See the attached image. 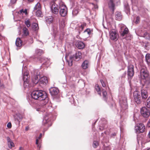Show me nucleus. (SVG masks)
I'll list each match as a JSON object with an SVG mask.
<instances>
[{
	"instance_id": "42",
	"label": "nucleus",
	"mask_w": 150,
	"mask_h": 150,
	"mask_svg": "<svg viewBox=\"0 0 150 150\" xmlns=\"http://www.w3.org/2000/svg\"><path fill=\"white\" fill-rule=\"evenodd\" d=\"M119 26L120 28V30H121V32H122L123 29L125 27V26L123 24H119Z\"/></svg>"
},
{
	"instance_id": "36",
	"label": "nucleus",
	"mask_w": 150,
	"mask_h": 150,
	"mask_svg": "<svg viewBox=\"0 0 150 150\" xmlns=\"http://www.w3.org/2000/svg\"><path fill=\"white\" fill-rule=\"evenodd\" d=\"M37 10V11L36 12V16L38 17L41 16L42 14V13L41 11H40V9H38V10Z\"/></svg>"
},
{
	"instance_id": "13",
	"label": "nucleus",
	"mask_w": 150,
	"mask_h": 150,
	"mask_svg": "<svg viewBox=\"0 0 150 150\" xmlns=\"http://www.w3.org/2000/svg\"><path fill=\"white\" fill-rule=\"evenodd\" d=\"M141 96L142 100H145L148 96V93L147 91L142 89L141 91Z\"/></svg>"
},
{
	"instance_id": "38",
	"label": "nucleus",
	"mask_w": 150,
	"mask_h": 150,
	"mask_svg": "<svg viewBox=\"0 0 150 150\" xmlns=\"http://www.w3.org/2000/svg\"><path fill=\"white\" fill-rule=\"evenodd\" d=\"M146 106L147 108H150V97L147 100Z\"/></svg>"
},
{
	"instance_id": "26",
	"label": "nucleus",
	"mask_w": 150,
	"mask_h": 150,
	"mask_svg": "<svg viewBox=\"0 0 150 150\" xmlns=\"http://www.w3.org/2000/svg\"><path fill=\"white\" fill-rule=\"evenodd\" d=\"M23 34L24 36H27L29 35V33L28 29L25 27L23 29Z\"/></svg>"
},
{
	"instance_id": "58",
	"label": "nucleus",
	"mask_w": 150,
	"mask_h": 150,
	"mask_svg": "<svg viewBox=\"0 0 150 150\" xmlns=\"http://www.w3.org/2000/svg\"><path fill=\"white\" fill-rule=\"evenodd\" d=\"M20 149L21 150V149H22V147H20Z\"/></svg>"
},
{
	"instance_id": "54",
	"label": "nucleus",
	"mask_w": 150,
	"mask_h": 150,
	"mask_svg": "<svg viewBox=\"0 0 150 150\" xmlns=\"http://www.w3.org/2000/svg\"><path fill=\"white\" fill-rule=\"evenodd\" d=\"M147 126L149 127H150V119L149 120L147 123Z\"/></svg>"
},
{
	"instance_id": "5",
	"label": "nucleus",
	"mask_w": 150,
	"mask_h": 150,
	"mask_svg": "<svg viewBox=\"0 0 150 150\" xmlns=\"http://www.w3.org/2000/svg\"><path fill=\"white\" fill-rule=\"evenodd\" d=\"M133 97L135 102L137 104H140L141 103L140 93L138 91H135L133 93Z\"/></svg>"
},
{
	"instance_id": "7",
	"label": "nucleus",
	"mask_w": 150,
	"mask_h": 150,
	"mask_svg": "<svg viewBox=\"0 0 150 150\" xmlns=\"http://www.w3.org/2000/svg\"><path fill=\"white\" fill-rule=\"evenodd\" d=\"M110 36L111 40L116 41L117 40L118 34L114 29H112L110 32Z\"/></svg>"
},
{
	"instance_id": "20",
	"label": "nucleus",
	"mask_w": 150,
	"mask_h": 150,
	"mask_svg": "<svg viewBox=\"0 0 150 150\" xmlns=\"http://www.w3.org/2000/svg\"><path fill=\"white\" fill-rule=\"evenodd\" d=\"M16 45L17 47H20L22 45V41L20 38H17L16 42Z\"/></svg>"
},
{
	"instance_id": "41",
	"label": "nucleus",
	"mask_w": 150,
	"mask_h": 150,
	"mask_svg": "<svg viewBox=\"0 0 150 150\" xmlns=\"http://www.w3.org/2000/svg\"><path fill=\"white\" fill-rule=\"evenodd\" d=\"M46 21L47 22L52 23L53 21V18L52 17H50L46 19Z\"/></svg>"
},
{
	"instance_id": "40",
	"label": "nucleus",
	"mask_w": 150,
	"mask_h": 150,
	"mask_svg": "<svg viewBox=\"0 0 150 150\" xmlns=\"http://www.w3.org/2000/svg\"><path fill=\"white\" fill-rule=\"evenodd\" d=\"M8 147L10 149H11L12 148V147H13L14 146V144L12 141L8 143Z\"/></svg>"
},
{
	"instance_id": "47",
	"label": "nucleus",
	"mask_w": 150,
	"mask_h": 150,
	"mask_svg": "<svg viewBox=\"0 0 150 150\" xmlns=\"http://www.w3.org/2000/svg\"><path fill=\"white\" fill-rule=\"evenodd\" d=\"M84 32H87V33L88 35H90L91 33V30L90 29H87L86 30H85L84 31Z\"/></svg>"
},
{
	"instance_id": "21",
	"label": "nucleus",
	"mask_w": 150,
	"mask_h": 150,
	"mask_svg": "<svg viewBox=\"0 0 150 150\" xmlns=\"http://www.w3.org/2000/svg\"><path fill=\"white\" fill-rule=\"evenodd\" d=\"M115 18L116 20L120 21L122 19V16L121 13L119 12H116L115 15Z\"/></svg>"
},
{
	"instance_id": "25",
	"label": "nucleus",
	"mask_w": 150,
	"mask_h": 150,
	"mask_svg": "<svg viewBox=\"0 0 150 150\" xmlns=\"http://www.w3.org/2000/svg\"><path fill=\"white\" fill-rule=\"evenodd\" d=\"M108 5L109 7L114 11L115 5L113 3V0H110Z\"/></svg>"
},
{
	"instance_id": "17",
	"label": "nucleus",
	"mask_w": 150,
	"mask_h": 150,
	"mask_svg": "<svg viewBox=\"0 0 150 150\" xmlns=\"http://www.w3.org/2000/svg\"><path fill=\"white\" fill-rule=\"evenodd\" d=\"M89 65V62L88 60H85L83 62L81 67L83 69H86L88 68Z\"/></svg>"
},
{
	"instance_id": "16",
	"label": "nucleus",
	"mask_w": 150,
	"mask_h": 150,
	"mask_svg": "<svg viewBox=\"0 0 150 150\" xmlns=\"http://www.w3.org/2000/svg\"><path fill=\"white\" fill-rule=\"evenodd\" d=\"M76 46L79 49H83L85 46L84 44L82 42L80 41H78L76 42Z\"/></svg>"
},
{
	"instance_id": "22",
	"label": "nucleus",
	"mask_w": 150,
	"mask_h": 150,
	"mask_svg": "<svg viewBox=\"0 0 150 150\" xmlns=\"http://www.w3.org/2000/svg\"><path fill=\"white\" fill-rule=\"evenodd\" d=\"M32 23L31 19H26L25 21V23L27 27H29Z\"/></svg>"
},
{
	"instance_id": "56",
	"label": "nucleus",
	"mask_w": 150,
	"mask_h": 150,
	"mask_svg": "<svg viewBox=\"0 0 150 150\" xmlns=\"http://www.w3.org/2000/svg\"><path fill=\"white\" fill-rule=\"evenodd\" d=\"M149 137L150 138V130L149 133Z\"/></svg>"
},
{
	"instance_id": "8",
	"label": "nucleus",
	"mask_w": 150,
	"mask_h": 150,
	"mask_svg": "<svg viewBox=\"0 0 150 150\" xmlns=\"http://www.w3.org/2000/svg\"><path fill=\"white\" fill-rule=\"evenodd\" d=\"M140 112L141 114L144 117H147L150 115L149 110L145 107H142L141 110Z\"/></svg>"
},
{
	"instance_id": "59",
	"label": "nucleus",
	"mask_w": 150,
	"mask_h": 150,
	"mask_svg": "<svg viewBox=\"0 0 150 150\" xmlns=\"http://www.w3.org/2000/svg\"><path fill=\"white\" fill-rule=\"evenodd\" d=\"M1 80L0 79V85L1 84Z\"/></svg>"
},
{
	"instance_id": "37",
	"label": "nucleus",
	"mask_w": 150,
	"mask_h": 150,
	"mask_svg": "<svg viewBox=\"0 0 150 150\" xmlns=\"http://www.w3.org/2000/svg\"><path fill=\"white\" fill-rule=\"evenodd\" d=\"M95 88L96 91L98 92V94L99 95H100V88L98 85H96Z\"/></svg>"
},
{
	"instance_id": "23",
	"label": "nucleus",
	"mask_w": 150,
	"mask_h": 150,
	"mask_svg": "<svg viewBox=\"0 0 150 150\" xmlns=\"http://www.w3.org/2000/svg\"><path fill=\"white\" fill-rule=\"evenodd\" d=\"M28 73L27 72H25L24 73L23 75V80L24 83L27 82V79H28Z\"/></svg>"
},
{
	"instance_id": "4",
	"label": "nucleus",
	"mask_w": 150,
	"mask_h": 150,
	"mask_svg": "<svg viewBox=\"0 0 150 150\" xmlns=\"http://www.w3.org/2000/svg\"><path fill=\"white\" fill-rule=\"evenodd\" d=\"M140 74L141 78L142 79H145L148 77L149 73L146 67H143L142 68Z\"/></svg>"
},
{
	"instance_id": "55",
	"label": "nucleus",
	"mask_w": 150,
	"mask_h": 150,
	"mask_svg": "<svg viewBox=\"0 0 150 150\" xmlns=\"http://www.w3.org/2000/svg\"><path fill=\"white\" fill-rule=\"evenodd\" d=\"M124 103V104H123V105H126L127 103V100L126 99H125V102Z\"/></svg>"
},
{
	"instance_id": "50",
	"label": "nucleus",
	"mask_w": 150,
	"mask_h": 150,
	"mask_svg": "<svg viewBox=\"0 0 150 150\" xmlns=\"http://www.w3.org/2000/svg\"><path fill=\"white\" fill-rule=\"evenodd\" d=\"M17 1V0H11V4H14Z\"/></svg>"
},
{
	"instance_id": "48",
	"label": "nucleus",
	"mask_w": 150,
	"mask_h": 150,
	"mask_svg": "<svg viewBox=\"0 0 150 150\" xmlns=\"http://www.w3.org/2000/svg\"><path fill=\"white\" fill-rule=\"evenodd\" d=\"M7 127L9 128H10L11 127V124L10 122H9L8 123L7 125Z\"/></svg>"
},
{
	"instance_id": "31",
	"label": "nucleus",
	"mask_w": 150,
	"mask_h": 150,
	"mask_svg": "<svg viewBox=\"0 0 150 150\" xmlns=\"http://www.w3.org/2000/svg\"><path fill=\"white\" fill-rule=\"evenodd\" d=\"M59 25L61 27H64L65 25L64 21L63 19L59 20Z\"/></svg>"
},
{
	"instance_id": "62",
	"label": "nucleus",
	"mask_w": 150,
	"mask_h": 150,
	"mask_svg": "<svg viewBox=\"0 0 150 150\" xmlns=\"http://www.w3.org/2000/svg\"><path fill=\"white\" fill-rule=\"evenodd\" d=\"M147 150H149V149H147Z\"/></svg>"
},
{
	"instance_id": "18",
	"label": "nucleus",
	"mask_w": 150,
	"mask_h": 150,
	"mask_svg": "<svg viewBox=\"0 0 150 150\" xmlns=\"http://www.w3.org/2000/svg\"><path fill=\"white\" fill-rule=\"evenodd\" d=\"M74 58V56H71L70 57L69 59H68V57L66 56L65 58L66 61L68 63V65L70 66H71L72 65V61L73 59Z\"/></svg>"
},
{
	"instance_id": "34",
	"label": "nucleus",
	"mask_w": 150,
	"mask_h": 150,
	"mask_svg": "<svg viewBox=\"0 0 150 150\" xmlns=\"http://www.w3.org/2000/svg\"><path fill=\"white\" fill-rule=\"evenodd\" d=\"M16 116L17 117L15 118V119L16 120H17L18 121H20L22 120V117L21 115L17 114L16 115Z\"/></svg>"
},
{
	"instance_id": "60",
	"label": "nucleus",
	"mask_w": 150,
	"mask_h": 150,
	"mask_svg": "<svg viewBox=\"0 0 150 150\" xmlns=\"http://www.w3.org/2000/svg\"><path fill=\"white\" fill-rule=\"evenodd\" d=\"M23 70H22V72L23 73Z\"/></svg>"
},
{
	"instance_id": "35",
	"label": "nucleus",
	"mask_w": 150,
	"mask_h": 150,
	"mask_svg": "<svg viewBox=\"0 0 150 150\" xmlns=\"http://www.w3.org/2000/svg\"><path fill=\"white\" fill-rule=\"evenodd\" d=\"M86 25V23H83L79 27V31H81L83 29L84 27H85Z\"/></svg>"
},
{
	"instance_id": "53",
	"label": "nucleus",
	"mask_w": 150,
	"mask_h": 150,
	"mask_svg": "<svg viewBox=\"0 0 150 150\" xmlns=\"http://www.w3.org/2000/svg\"><path fill=\"white\" fill-rule=\"evenodd\" d=\"M42 134L40 133L39 136L38 138L37 139H38L39 140H40L42 137Z\"/></svg>"
},
{
	"instance_id": "45",
	"label": "nucleus",
	"mask_w": 150,
	"mask_h": 150,
	"mask_svg": "<svg viewBox=\"0 0 150 150\" xmlns=\"http://www.w3.org/2000/svg\"><path fill=\"white\" fill-rule=\"evenodd\" d=\"M20 13H22V14L23 13H25L26 14L27 13V10L26 9H25L24 10H23V9H22L20 11Z\"/></svg>"
},
{
	"instance_id": "28",
	"label": "nucleus",
	"mask_w": 150,
	"mask_h": 150,
	"mask_svg": "<svg viewBox=\"0 0 150 150\" xmlns=\"http://www.w3.org/2000/svg\"><path fill=\"white\" fill-rule=\"evenodd\" d=\"M32 28L34 30H37L38 29V24L36 23H33L31 25Z\"/></svg>"
},
{
	"instance_id": "46",
	"label": "nucleus",
	"mask_w": 150,
	"mask_h": 150,
	"mask_svg": "<svg viewBox=\"0 0 150 150\" xmlns=\"http://www.w3.org/2000/svg\"><path fill=\"white\" fill-rule=\"evenodd\" d=\"M140 21V18L139 16H137L136 18V20L135 21V23L136 24H137Z\"/></svg>"
},
{
	"instance_id": "27",
	"label": "nucleus",
	"mask_w": 150,
	"mask_h": 150,
	"mask_svg": "<svg viewBox=\"0 0 150 150\" xmlns=\"http://www.w3.org/2000/svg\"><path fill=\"white\" fill-rule=\"evenodd\" d=\"M38 77H40L39 75H36L35 76V77L33 79V82L35 84H37L38 82L39 83L38 80Z\"/></svg>"
},
{
	"instance_id": "9",
	"label": "nucleus",
	"mask_w": 150,
	"mask_h": 150,
	"mask_svg": "<svg viewBox=\"0 0 150 150\" xmlns=\"http://www.w3.org/2000/svg\"><path fill=\"white\" fill-rule=\"evenodd\" d=\"M51 11L52 13L57 14L58 13V6L55 3L53 2L51 7Z\"/></svg>"
},
{
	"instance_id": "29",
	"label": "nucleus",
	"mask_w": 150,
	"mask_h": 150,
	"mask_svg": "<svg viewBox=\"0 0 150 150\" xmlns=\"http://www.w3.org/2000/svg\"><path fill=\"white\" fill-rule=\"evenodd\" d=\"M142 37L145 38L146 39L150 40V35L146 31L144 33Z\"/></svg>"
},
{
	"instance_id": "51",
	"label": "nucleus",
	"mask_w": 150,
	"mask_h": 150,
	"mask_svg": "<svg viewBox=\"0 0 150 150\" xmlns=\"http://www.w3.org/2000/svg\"><path fill=\"white\" fill-rule=\"evenodd\" d=\"M39 140L38 139H37L36 140V144L37 145L38 147H40L39 145L38 144Z\"/></svg>"
},
{
	"instance_id": "33",
	"label": "nucleus",
	"mask_w": 150,
	"mask_h": 150,
	"mask_svg": "<svg viewBox=\"0 0 150 150\" xmlns=\"http://www.w3.org/2000/svg\"><path fill=\"white\" fill-rule=\"evenodd\" d=\"M40 4L39 3H38L35 6L34 8V10H38V9H40Z\"/></svg>"
},
{
	"instance_id": "1",
	"label": "nucleus",
	"mask_w": 150,
	"mask_h": 150,
	"mask_svg": "<svg viewBox=\"0 0 150 150\" xmlns=\"http://www.w3.org/2000/svg\"><path fill=\"white\" fill-rule=\"evenodd\" d=\"M31 97L35 100H42L47 97V94L41 90H38L33 91L31 94Z\"/></svg>"
},
{
	"instance_id": "2",
	"label": "nucleus",
	"mask_w": 150,
	"mask_h": 150,
	"mask_svg": "<svg viewBox=\"0 0 150 150\" xmlns=\"http://www.w3.org/2000/svg\"><path fill=\"white\" fill-rule=\"evenodd\" d=\"M59 8L60 9L59 13L61 16L62 17H64L67 12V7L65 5L61 3L59 4Z\"/></svg>"
},
{
	"instance_id": "10",
	"label": "nucleus",
	"mask_w": 150,
	"mask_h": 150,
	"mask_svg": "<svg viewBox=\"0 0 150 150\" xmlns=\"http://www.w3.org/2000/svg\"><path fill=\"white\" fill-rule=\"evenodd\" d=\"M49 116H48V115L47 114L45 115L44 117L43 120V123L45 125L47 126L50 127L51 126V124L50 122V120L49 119Z\"/></svg>"
},
{
	"instance_id": "24",
	"label": "nucleus",
	"mask_w": 150,
	"mask_h": 150,
	"mask_svg": "<svg viewBox=\"0 0 150 150\" xmlns=\"http://www.w3.org/2000/svg\"><path fill=\"white\" fill-rule=\"evenodd\" d=\"M44 52L42 50L37 49L35 50V54L38 56H40Z\"/></svg>"
},
{
	"instance_id": "52",
	"label": "nucleus",
	"mask_w": 150,
	"mask_h": 150,
	"mask_svg": "<svg viewBox=\"0 0 150 150\" xmlns=\"http://www.w3.org/2000/svg\"><path fill=\"white\" fill-rule=\"evenodd\" d=\"M7 141L8 143L10 142H12V141L11 140V139L10 138V137H7Z\"/></svg>"
},
{
	"instance_id": "11",
	"label": "nucleus",
	"mask_w": 150,
	"mask_h": 150,
	"mask_svg": "<svg viewBox=\"0 0 150 150\" xmlns=\"http://www.w3.org/2000/svg\"><path fill=\"white\" fill-rule=\"evenodd\" d=\"M134 74V66L132 65H129L128 67V75L130 77L133 76Z\"/></svg>"
},
{
	"instance_id": "39",
	"label": "nucleus",
	"mask_w": 150,
	"mask_h": 150,
	"mask_svg": "<svg viewBox=\"0 0 150 150\" xmlns=\"http://www.w3.org/2000/svg\"><path fill=\"white\" fill-rule=\"evenodd\" d=\"M102 92L103 93V96L104 98V99H105V98H106V96H107V93L106 91L104 90H103L102 91Z\"/></svg>"
},
{
	"instance_id": "15",
	"label": "nucleus",
	"mask_w": 150,
	"mask_h": 150,
	"mask_svg": "<svg viewBox=\"0 0 150 150\" xmlns=\"http://www.w3.org/2000/svg\"><path fill=\"white\" fill-rule=\"evenodd\" d=\"M50 92L52 96H55L58 94L59 93L58 89L55 87L51 88L50 89Z\"/></svg>"
},
{
	"instance_id": "3",
	"label": "nucleus",
	"mask_w": 150,
	"mask_h": 150,
	"mask_svg": "<svg viewBox=\"0 0 150 150\" xmlns=\"http://www.w3.org/2000/svg\"><path fill=\"white\" fill-rule=\"evenodd\" d=\"M145 129V126L142 123L137 124L135 127V130L137 133H142L144 132Z\"/></svg>"
},
{
	"instance_id": "6",
	"label": "nucleus",
	"mask_w": 150,
	"mask_h": 150,
	"mask_svg": "<svg viewBox=\"0 0 150 150\" xmlns=\"http://www.w3.org/2000/svg\"><path fill=\"white\" fill-rule=\"evenodd\" d=\"M42 100V101L41 102V104L42 105H41V106H42V107H40L37 108V110L38 111L43 112V111H45L44 110H43L44 106L49 102L48 99L47 98V96L45 98Z\"/></svg>"
},
{
	"instance_id": "43",
	"label": "nucleus",
	"mask_w": 150,
	"mask_h": 150,
	"mask_svg": "<svg viewBox=\"0 0 150 150\" xmlns=\"http://www.w3.org/2000/svg\"><path fill=\"white\" fill-rule=\"evenodd\" d=\"M98 145V142L96 141H94L93 142V146L94 147H96Z\"/></svg>"
},
{
	"instance_id": "49",
	"label": "nucleus",
	"mask_w": 150,
	"mask_h": 150,
	"mask_svg": "<svg viewBox=\"0 0 150 150\" xmlns=\"http://www.w3.org/2000/svg\"><path fill=\"white\" fill-rule=\"evenodd\" d=\"M100 81L101 83L102 86L103 87H105L106 86V84L104 83V82L103 81V80H100Z\"/></svg>"
},
{
	"instance_id": "61",
	"label": "nucleus",
	"mask_w": 150,
	"mask_h": 150,
	"mask_svg": "<svg viewBox=\"0 0 150 150\" xmlns=\"http://www.w3.org/2000/svg\"><path fill=\"white\" fill-rule=\"evenodd\" d=\"M96 121H95V123H96Z\"/></svg>"
},
{
	"instance_id": "57",
	"label": "nucleus",
	"mask_w": 150,
	"mask_h": 150,
	"mask_svg": "<svg viewBox=\"0 0 150 150\" xmlns=\"http://www.w3.org/2000/svg\"><path fill=\"white\" fill-rule=\"evenodd\" d=\"M29 1H33L34 0H28Z\"/></svg>"
},
{
	"instance_id": "30",
	"label": "nucleus",
	"mask_w": 150,
	"mask_h": 150,
	"mask_svg": "<svg viewBox=\"0 0 150 150\" xmlns=\"http://www.w3.org/2000/svg\"><path fill=\"white\" fill-rule=\"evenodd\" d=\"M129 30L127 28H125L122 33L121 34L122 36H124L125 35L128 33Z\"/></svg>"
},
{
	"instance_id": "12",
	"label": "nucleus",
	"mask_w": 150,
	"mask_h": 150,
	"mask_svg": "<svg viewBox=\"0 0 150 150\" xmlns=\"http://www.w3.org/2000/svg\"><path fill=\"white\" fill-rule=\"evenodd\" d=\"M48 82L47 78L45 76L41 77L39 80V84L42 85H45Z\"/></svg>"
},
{
	"instance_id": "19",
	"label": "nucleus",
	"mask_w": 150,
	"mask_h": 150,
	"mask_svg": "<svg viewBox=\"0 0 150 150\" xmlns=\"http://www.w3.org/2000/svg\"><path fill=\"white\" fill-rule=\"evenodd\" d=\"M81 58V53L80 52L77 51L75 54V60L76 61L79 60Z\"/></svg>"
},
{
	"instance_id": "32",
	"label": "nucleus",
	"mask_w": 150,
	"mask_h": 150,
	"mask_svg": "<svg viewBox=\"0 0 150 150\" xmlns=\"http://www.w3.org/2000/svg\"><path fill=\"white\" fill-rule=\"evenodd\" d=\"M146 60L148 64L150 63V54H147L146 55Z\"/></svg>"
},
{
	"instance_id": "14",
	"label": "nucleus",
	"mask_w": 150,
	"mask_h": 150,
	"mask_svg": "<svg viewBox=\"0 0 150 150\" xmlns=\"http://www.w3.org/2000/svg\"><path fill=\"white\" fill-rule=\"evenodd\" d=\"M145 31L144 30L143 28H137L135 30L136 33L138 35L142 36Z\"/></svg>"
},
{
	"instance_id": "44",
	"label": "nucleus",
	"mask_w": 150,
	"mask_h": 150,
	"mask_svg": "<svg viewBox=\"0 0 150 150\" xmlns=\"http://www.w3.org/2000/svg\"><path fill=\"white\" fill-rule=\"evenodd\" d=\"M78 13V11L76 9H75L73 11L72 14L74 15H76Z\"/></svg>"
}]
</instances>
